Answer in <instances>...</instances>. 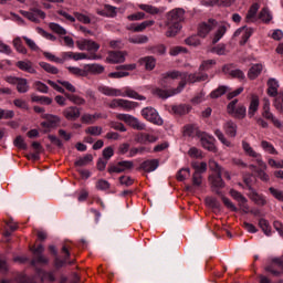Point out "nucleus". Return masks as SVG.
Here are the masks:
<instances>
[{
    "label": "nucleus",
    "mask_w": 283,
    "mask_h": 283,
    "mask_svg": "<svg viewBox=\"0 0 283 283\" xmlns=\"http://www.w3.org/2000/svg\"><path fill=\"white\" fill-rule=\"evenodd\" d=\"M23 41H25L27 45L32 50L33 52H39V45H36V42L34 40L28 38V36H22Z\"/></svg>",
    "instance_id": "obj_59"
},
{
    "label": "nucleus",
    "mask_w": 283,
    "mask_h": 283,
    "mask_svg": "<svg viewBox=\"0 0 283 283\" xmlns=\"http://www.w3.org/2000/svg\"><path fill=\"white\" fill-rule=\"evenodd\" d=\"M217 27L218 22L213 19H210L207 22H201L198 27V35L205 39L211 30H214Z\"/></svg>",
    "instance_id": "obj_10"
},
{
    "label": "nucleus",
    "mask_w": 283,
    "mask_h": 283,
    "mask_svg": "<svg viewBox=\"0 0 283 283\" xmlns=\"http://www.w3.org/2000/svg\"><path fill=\"white\" fill-rule=\"evenodd\" d=\"M259 19L263 23H271V21H273V13H271V10H269V8L265 7L259 13Z\"/></svg>",
    "instance_id": "obj_29"
},
{
    "label": "nucleus",
    "mask_w": 283,
    "mask_h": 283,
    "mask_svg": "<svg viewBox=\"0 0 283 283\" xmlns=\"http://www.w3.org/2000/svg\"><path fill=\"white\" fill-rule=\"evenodd\" d=\"M154 23H155L154 20H147L139 24L130 27V30H133V32H143L144 30H147V28H151Z\"/></svg>",
    "instance_id": "obj_31"
},
{
    "label": "nucleus",
    "mask_w": 283,
    "mask_h": 283,
    "mask_svg": "<svg viewBox=\"0 0 283 283\" xmlns=\"http://www.w3.org/2000/svg\"><path fill=\"white\" fill-rule=\"evenodd\" d=\"M86 59H91L92 61H98L101 56L94 54L88 57L85 53H73V61H85Z\"/></svg>",
    "instance_id": "obj_42"
},
{
    "label": "nucleus",
    "mask_w": 283,
    "mask_h": 283,
    "mask_svg": "<svg viewBox=\"0 0 283 283\" xmlns=\"http://www.w3.org/2000/svg\"><path fill=\"white\" fill-rule=\"evenodd\" d=\"M59 83H61L62 87H65L67 92H71L73 94L74 92H76V87L72 83L63 80H59Z\"/></svg>",
    "instance_id": "obj_63"
},
{
    "label": "nucleus",
    "mask_w": 283,
    "mask_h": 283,
    "mask_svg": "<svg viewBox=\"0 0 283 283\" xmlns=\"http://www.w3.org/2000/svg\"><path fill=\"white\" fill-rule=\"evenodd\" d=\"M258 10H260V4L258 3L252 4L247 13V21L249 22L255 21Z\"/></svg>",
    "instance_id": "obj_32"
},
{
    "label": "nucleus",
    "mask_w": 283,
    "mask_h": 283,
    "mask_svg": "<svg viewBox=\"0 0 283 283\" xmlns=\"http://www.w3.org/2000/svg\"><path fill=\"white\" fill-rule=\"evenodd\" d=\"M201 145L203 149H208V151H216V138L213 136L202 134L201 135Z\"/></svg>",
    "instance_id": "obj_12"
},
{
    "label": "nucleus",
    "mask_w": 283,
    "mask_h": 283,
    "mask_svg": "<svg viewBox=\"0 0 283 283\" xmlns=\"http://www.w3.org/2000/svg\"><path fill=\"white\" fill-rule=\"evenodd\" d=\"M274 107L275 109H277V112L283 114V94L282 93H279V95H276L274 101Z\"/></svg>",
    "instance_id": "obj_56"
},
{
    "label": "nucleus",
    "mask_w": 283,
    "mask_h": 283,
    "mask_svg": "<svg viewBox=\"0 0 283 283\" xmlns=\"http://www.w3.org/2000/svg\"><path fill=\"white\" fill-rule=\"evenodd\" d=\"M92 160H94V157L92 155H85L84 157L77 159L75 161V165L77 167H85V165H90V163H92Z\"/></svg>",
    "instance_id": "obj_47"
},
{
    "label": "nucleus",
    "mask_w": 283,
    "mask_h": 283,
    "mask_svg": "<svg viewBox=\"0 0 283 283\" xmlns=\"http://www.w3.org/2000/svg\"><path fill=\"white\" fill-rule=\"evenodd\" d=\"M227 92H229L227 86H220L219 88L214 90L210 96L211 98H220V96L227 94Z\"/></svg>",
    "instance_id": "obj_52"
},
{
    "label": "nucleus",
    "mask_w": 283,
    "mask_h": 283,
    "mask_svg": "<svg viewBox=\"0 0 283 283\" xmlns=\"http://www.w3.org/2000/svg\"><path fill=\"white\" fill-rule=\"evenodd\" d=\"M67 70L70 74H73L74 76H87L85 71V64L83 65V69L76 66H69Z\"/></svg>",
    "instance_id": "obj_44"
},
{
    "label": "nucleus",
    "mask_w": 283,
    "mask_h": 283,
    "mask_svg": "<svg viewBox=\"0 0 283 283\" xmlns=\"http://www.w3.org/2000/svg\"><path fill=\"white\" fill-rule=\"evenodd\" d=\"M263 70H264V64H261V63L253 64L248 72V78H250V81H255V78H258V76L262 74Z\"/></svg>",
    "instance_id": "obj_20"
},
{
    "label": "nucleus",
    "mask_w": 283,
    "mask_h": 283,
    "mask_svg": "<svg viewBox=\"0 0 283 283\" xmlns=\"http://www.w3.org/2000/svg\"><path fill=\"white\" fill-rule=\"evenodd\" d=\"M15 85L20 94H25L30 90V85H28L27 78H19Z\"/></svg>",
    "instance_id": "obj_33"
},
{
    "label": "nucleus",
    "mask_w": 283,
    "mask_h": 283,
    "mask_svg": "<svg viewBox=\"0 0 283 283\" xmlns=\"http://www.w3.org/2000/svg\"><path fill=\"white\" fill-rule=\"evenodd\" d=\"M85 133L91 136H101V134H103V128L101 126H90L86 128Z\"/></svg>",
    "instance_id": "obj_55"
},
{
    "label": "nucleus",
    "mask_w": 283,
    "mask_h": 283,
    "mask_svg": "<svg viewBox=\"0 0 283 283\" xmlns=\"http://www.w3.org/2000/svg\"><path fill=\"white\" fill-rule=\"evenodd\" d=\"M139 65H144L145 70H148L149 72L156 67V59L151 56L142 57L139 60Z\"/></svg>",
    "instance_id": "obj_26"
},
{
    "label": "nucleus",
    "mask_w": 283,
    "mask_h": 283,
    "mask_svg": "<svg viewBox=\"0 0 283 283\" xmlns=\"http://www.w3.org/2000/svg\"><path fill=\"white\" fill-rule=\"evenodd\" d=\"M31 101L33 103H40V105H52V98L43 95H31Z\"/></svg>",
    "instance_id": "obj_30"
},
{
    "label": "nucleus",
    "mask_w": 283,
    "mask_h": 283,
    "mask_svg": "<svg viewBox=\"0 0 283 283\" xmlns=\"http://www.w3.org/2000/svg\"><path fill=\"white\" fill-rule=\"evenodd\" d=\"M116 118L117 120H123L124 123H126V125L133 127V129H137L138 132H143V129H145L146 127L145 123L140 122L138 118L129 114H117Z\"/></svg>",
    "instance_id": "obj_5"
},
{
    "label": "nucleus",
    "mask_w": 283,
    "mask_h": 283,
    "mask_svg": "<svg viewBox=\"0 0 283 283\" xmlns=\"http://www.w3.org/2000/svg\"><path fill=\"white\" fill-rule=\"evenodd\" d=\"M213 65H216V61L207 60L201 63L200 70H201V72H206V70H211V67H213Z\"/></svg>",
    "instance_id": "obj_62"
},
{
    "label": "nucleus",
    "mask_w": 283,
    "mask_h": 283,
    "mask_svg": "<svg viewBox=\"0 0 283 283\" xmlns=\"http://www.w3.org/2000/svg\"><path fill=\"white\" fill-rule=\"evenodd\" d=\"M158 159H150L143 163V169L148 174L158 169Z\"/></svg>",
    "instance_id": "obj_27"
},
{
    "label": "nucleus",
    "mask_w": 283,
    "mask_h": 283,
    "mask_svg": "<svg viewBox=\"0 0 283 283\" xmlns=\"http://www.w3.org/2000/svg\"><path fill=\"white\" fill-rule=\"evenodd\" d=\"M127 52L117 51L108 53L107 61L108 63H125V57Z\"/></svg>",
    "instance_id": "obj_18"
},
{
    "label": "nucleus",
    "mask_w": 283,
    "mask_h": 283,
    "mask_svg": "<svg viewBox=\"0 0 283 283\" xmlns=\"http://www.w3.org/2000/svg\"><path fill=\"white\" fill-rule=\"evenodd\" d=\"M66 98L74 103V105H85V99L77 95L65 94Z\"/></svg>",
    "instance_id": "obj_54"
},
{
    "label": "nucleus",
    "mask_w": 283,
    "mask_h": 283,
    "mask_svg": "<svg viewBox=\"0 0 283 283\" xmlns=\"http://www.w3.org/2000/svg\"><path fill=\"white\" fill-rule=\"evenodd\" d=\"M185 19V10L175 9L168 13V31L166 36H176L179 30H181L180 22Z\"/></svg>",
    "instance_id": "obj_2"
},
{
    "label": "nucleus",
    "mask_w": 283,
    "mask_h": 283,
    "mask_svg": "<svg viewBox=\"0 0 283 283\" xmlns=\"http://www.w3.org/2000/svg\"><path fill=\"white\" fill-rule=\"evenodd\" d=\"M188 156H190V158H202V151L196 147H191L188 150Z\"/></svg>",
    "instance_id": "obj_61"
},
{
    "label": "nucleus",
    "mask_w": 283,
    "mask_h": 283,
    "mask_svg": "<svg viewBox=\"0 0 283 283\" xmlns=\"http://www.w3.org/2000/svg\"><path fill=\"white\" fill-rule=\"evenodd\" d=\"M98 14H101V17H111L114 18L116 17V8L109 4H106L104 7L103 11H97Z\"/></svg>",
    "instance_id": "obj_34"
},
{
    "label": "nucleus",
    "mask_w": 283,
    "mask_h": 283,
    "mask_svg": "<svg viewBox=\"0 0 283 283\" xmlns=\"http://www.w3.org/2000/svg\"><path fill=\"white\" fill-rule=\"evenodd\" d=\"M268 273L272 275H280L283 273V260L282 259H273L272 265L266 268Z\"/></svg>",
    "instance_id": "obj_16"
},
{
    "label": "nucleus",
    "mask_w": 283,
    "mask_h": 283,
    "mask_svg": "<svg viewBox=\"0 0 283 283\" xmlns=\"http://www.w3.org/2000/svg\"><path fill=\"white\" fill-rule=\"evenodd\" d=\"M242 149L247 154V156H251V158H255L259 167L261 169H266V164L262 160V155L256 153L253 147H251V144L247 142H242Z\"/></svg>",
    "instance_id": "obj_9"
},
{
    "label": "nucleus",
    "mask_w": 283,
    "mask_h": 283,
    "mask_svg": "<svg viewBox=\"0 0 283 283\" xmlns=\"http://www.w3.org/2000/svg\"><path fill=\"white\" fill-rule=\"evenodd\" d=\"M86 76H90V74H103L105 72V66L101 64H84Z\"/></svg>",
    "instance_id": "obj_21"
},
{
    "label": "nucleus",
    "mask_w": 283,
    "mask_h": 283,
    "mask_svg": "<svg viewBox=\"0 0 283 283\" xmlns=\"http://www.w3.org/2000/svg\"><path fill=\"white\" fill-rule=\"evenodd\" d=\"M209 180L212 187H224V182L222 181V172L216 174V176H210Z\"/></svg>",
    "instance_id": "obj_39"
},
{
    "label": "nucleus",
    "mask_w": 283,
    "mask_h": 283,
    "mask_svg": "<svg viewBox=\"0 0 283 283\" xmlns=\"http://www.w3.org/2000/svg\"><path fill=\"white\" fill-rule=\"evenodd\" d=\"M46 83H48V85L53 87V90H55V92H59L60 94H65V88H63V85H61V83H59V80L56 82H54L52 80H48Z\"/></svg>",
    "instance_id": "obj_49"
},
{
    "label": "nucleus",
    "mask_w": 283,
    "mask_h": 283,
    "mask_svg": "<svg viewBox=\"0 0 283 283\" xmlns=\"http://www.w3.org/2000/svg\"><path fill=\"white\" fill-rule=\"evenodd\" d=\"M101 118V114H84L81 117L82 123H85L86 125H92V123H96Z\"/></svg>",
    "instance_id": "obj_35"
},
{
    "label": "nucleus",
    "mask_w": 283,
    "mask_h": 283,
    "mask_svg": "<svg viewBox=\"0 0 283 283\" xmlns=\"http://www.w3.org/2000/svg\"><path fill=\"white\" fill-rule=\"evenodd\" d=\"M98 92L101 94H104V96H123L127 98H134L135 101H145L146 97L138 94V92L132 90V88H124L123 91L118 88H112L109 86H99Z\"/></svg>",
    "instance_id": "obj_3"
},
{
    "label": "nucleus",
    "mask_w": 283,
    "mask_h": 283,
    "mask_svg": "<svg viewBox=\"0 0 283 283\" xmlns=\"http://www.w3.org/2000/svg\"><path fill=\"white\" fill-rule=\"evenodd\" d=\"M251 34H253V29L247 27H242L234 32V36H241L243 43H247L251 39Z\"/></svg>",
    "instance_id": "obj_23"
},
{
    "label": "nucleus",
    "mask_w": 283,
    "mask_h": 283,
    "mask_svg": "<svg viewBox=\"0 0 283 283\" xmlns=\"http://www.w3.org/2000/svg\"><path fill=\"white\" fill-rule=\"evenodd\" d=\"M277 90H280V83L275 78H270L268 81V94L269 96H277L280 93H277Z\"/></svg>",
    "instance_id": "obj_24"
},
{
    "label": "nucleus",
    "mask_w": 283,
    "mask_h": 283,
    "mask_svg": "<svg viewBox=\"0 0 283 283\" xmlns=\"http://www.w3.org/2000/svg\"><path fill=\"white\" fill-rule=\"evenodd\" d=\"M142 116L148 120V123H153V125H163V118L158 115V112L155 108L146 107L142 109Z\"/></svg>",
    "instance_id": "obj_7"
},
{
    "label": "nucleus",
    "mask_w": 283,
    "mask_h": 283,
    "mask_svg": "<svg viewBox=\"0 0 283 283\" xmlns=\"http://www.w3.org/2000/svg\"><path fill=\"white\" fill-rule=\"evenodd\" d=\"M39 65L42 67V70H44V72H48V74H56L59 72V69L50 63L39 62Z\"/></svg>",
    "instance_id": "obj_43"
},
{
    "label": "nucleus",
    "mask_w": 283,
    "mask_h": 283,
    "mask_svg": "<svg viewBox=\"0 0 283 283\" xmlns=\"http://www.w3.org/2000/svg\"><path fill=\"white\" fill-rule=\"evenodd\" d=\"M33 87L34 90H36V92H40L41 94H48V92H50V87H48L45 83L41 81H35L33 83Z\"/></svg>",
    "instance_id": "obj_45"
},
{
    "label": "nucleus",
    "mask_w": 283,
    "mask_h": 283,
    "mask_svg": "<svg viewBox=\"0 0 283 283\" xmlns=\"http://www.w3.org/2000/svg\"><path fill=\"white\" fill-rule=\"evenodd\" d=\"M269 191L273 196V198H275L280 202H283V191L282 190H279V189H275V188L271 187L269 189Z\"/></svg>",
    "instance_id": "obj_60"
},
{
    "label": "nucleus",
    "mask_w": 283,
    "mask_h": 283,
    "mask_svg": "<svg viewBox=\"0 0 283 283\" xmlns=\"http://www.w3.org/2000/svg\"><path fill=\"white\" fill-rule=\"evenodd\" d=\"M209 78V75L207 74H190L182 73L179 71H170L163 75V82L164 83H171V81H180L179 86L174 91H163L157 90L156 94L159 96V98H169V96H175V94H180L182 90H185V85L187 83H202V81H207Z\"/></svg>",
    "instance_id": "obj_1"
},
{
    "label": "nucleus",
    "mask_w": 283,
    "mask_h": 283,
    "mask_svg": "<svg viewBox=\"0 0 283 283\" xmlns=\"http://www.w3.org/2000/svg\"><path fill=\"white\" fill-rule=\"evenodd\" d=\"M20 13L22 14V17H25V19H29V21H33L34 23H36L39 19H44L45 17V12L39 9L31 11H20Z\"/></svg>",
    "instance_id": "obj_13"
},
{
    "label": "nucleus",
    "mask_w": 283,
    "mask_h": 283,
    "mask_svg": "<svg viewBox=\"0 0 283 283\" xmlns=\"http://www.w3.org/2000/svg\"><path fill=\"white\" fill-rule=\"evenodd\" d=\"M49 28L50 30H52V32H55V34H61V35L67 34V31L65 30V28H63L59 23L51 22L49 23Z\"/></svg>",
    "instance_id": "obj_41"
},
{
    "label": "nucleus",
    "mask_w": 283,
    "mask_h": 283,
    "mask_svg": "<svg viewBox=\"0 0 283 283\" xmlns=\"http://www.w3.org/2000/svg\"><path fill=\"white\" fill-rule=\"evenodd\" d=\"M76 45L78 50L91 52V53H96L98 50H101V44L96 43L93 40H87V39H80L76 41Z\"/></svg>",
    "instance_id": "obj_6"
},
{
    "label": "nucleus",
    "mask_w": 283,
    "mask_h": 283,
    "mask_svg": "<svg viewBox=\"0 0 283 283\" xmlns=\"http://www.w3.org/2000/svg\"><path fill=\"white\" fill-rule=\"evenodd\" d=\"M138 8L144 10V12H148V14H158V12H160L158 8L150 4H139Z\"/></svg>",
    "instance_id": "obj_48"
},
{
    "label": "nucleus",
    "mask_w": 283,
    "mask_h": 283,
    "mask_svg": "<svg viewBox=\"0 0 283 283\" xmlns=\"http://www.w3.org/2000/svg\"><path fill=\"white\" fill-rule=\"evenodd\" d=\"M263 118H266V120H271L274 125V127H277L279 129L282 127V122L271 113V102L269 99H263V112H262Z\"/></svg>",
    "instance_id": "obj_8"
},
{
    "label": "nucleus",
    "mask_w": 283,
    "mask_h": 283,
    "mask_svg": "<svg viewBox=\"0 0 283 283\" xmlns=\"http://www.w3.org/2000/svg\"><path fill=\"white\" fill-rule=\"evenodd\" d=\"M12 45L18 54H28V49L23 45V40H21V36L14 38Z\"/></svg>",
    "instance_id": "obj_25"
},
{
    "label": "nucleus",
    "mask_w": 283,
    "mask_h": 283,
    "mask_svg": "<svg viewBox=\"0 0 283 283\" xmlns=\"http://www.w3.org/2000/svg\"><path fill=\"white\" fill-rule=\"evenodd\" d=\"M259 226L262 229V231L265 233V235H271V226L269 224V221L261 219L259 221Z\"/></svg>",
    "instance_id": "obj_58"
},
{
    "label": "nucleus",
    "mask_w": 283,
    "mask_h": 283,
    "mask_svg": "<svg viewBox=\"0 0 283 283\" xmlns=\"http://www.w3.org/2000/svg\"><path fill=\"white\" fill-rule=\"evenodd\" d=\"M63 116L66 120H76L81 118V109L76 106H70L63 111Z\"/></svg>",
    "instance_id": "obj_14"
},
{
    "label": "nucleus",
    "mask_w": 283,
    "mask_h": 283,
    "mask_svg": "<svg viewBox=\"0 0 283 283\" xmlns=\"http://www.w3.org/2000/svg\"><path fill=\"white\" fill-rule=\"evenodd\" d=\"M172 112L175 114H179V116H182L185 114H189V112H191V107L189 105L180 104L172 106Z\"/></svg>",
    "instance_id": "obj_37"
},
{
    "label": "nucleus",
    "mask_w": 283,
    "mask_h": 283,
    "mask_svg": "<svg viewBox=\"0 0 283 283\" xmlns=\"http://www.w3.org/2000/svg\"><path fill=\"white\" fill-rule=\"evenodd\" d=\"M261 147H262L263 151H266V154H271L272 156H277V150L275 149L273 144H271L266 140H262Z\"/></svg>",
    "instance_id": "obj_36"
},
{
    "label": "nucleus",
    "mask_w": 283,
    "mask_h": 283,
    "mask_svg": "<svg viewBox=\"0 0 283 283\" xmlns=\"http://www.w3.org/2000/svg\"><path fill=\"white\" fill-rule=\"evenodd\" d=\"M214 135L217 136L218 140H220V143L224 145V147H233V144L229 139H227L222 130L216 129Z\"/></svg>",
    "instance_id": "obj_38"
},
{
    "label": "nucleus",
    "mask_w": 283,
    "mask_h": 283,
    "mask_svg": "<svg viewBox=\"0 0 283 283\" xmlns=\"http://www.w3.org/2000/svg\"><path fill=\"white\" fill-rule=\"evenodd\" d=\"M224 34H227V24L222 23L217 28L212 39V43H218V41H220V39H222Z\"/></svg>",
    "instance_id": "obj_28"
},
{
    "label": "nucleus",
    "mask_w": 283,
    "mask_h": 283,
    "mask_svg": "<svg viewBox=\"0 0 283 283\" xmlns=\"http://www.w3.org/2000/svg\"><path fill=\"white\" fill-rule=\"evenodd\" d=\"M111 109H123L124 112H132V109H136L138 107V103L123 99V98H115L111 101L108 104Z\"/></svg>",
    "instance_id": "obj_4"
},
{
    "label": "nucleus",
    "mask_w": 283,
    "mask_h": 283,
    "mask_svg": "<svg viewBox=\"0 0 283 283\" xmlns=\"http://www.w3.org/2000/svg\"><path fill=\"white\" fill-rule=\"evenodd\" d=\"M186 44L187 45H192L193 48L200 45V39H198L197 35H192L188 39H186Z\"/></svg>",
    "instance_id": "obj_64"
},
{
    "label": "nucleus",
    "mask_w": 283,
    "mask_h": 283,
    "mask_svg": "<svg viewBox=\"0 0 283 283\" xmlns=\"http://www.w3.org/2000/svg\"><path fill=\"white\" fill-rule=\"evenodd\" d=\"M135 140L136 143H140V145H149L151 143H156L158 140V137H156V135L140 133L136 135Z\"/></svg>",
    "instance_id": "obj_15"
},
{
    "label": "nucleus",
    "mask_w": 283,
    "mask_h": 283,
    "mask_svg": "<svg viewBox=\"0 0 283 283\" xmlns=\"http://www.w3.org/2000/svg\"><path fill=\"white\" fill-rule=\"evenodd\" d=\"M198 135V127L195 125H187L184 127V136H197Z\"/></svg>",
    "instance_id": "obj_46"
},
{
    "label": "nucleus",
    "mask_w": 283,
    "mask_h": 283,
    "mask_svg": "<svg viewBox=\"0 0 283 283\" xmlns=\"http://www.w3.org/2000/svg\"><path fill=\"white\" fill-rule=\"evenodd\" d=\"M222 72L224 74H229L230 76H233V78H244V72L238 69H233L231 65H224L222 69Z\"/></svg>",
    "instance_id": "obj_22"
},
{
    "label": "nucleus",
    "mask_w": 283,
    "mask_h": 283,
    "mask_svg": "<svg viewBox=\"0 0 283 283\" xmlns=\"http://www.w3.org/2000/svg\"><path fill=\"white\" fill-rule=\"evenodd\" d=\"M74 17L76 20L80 21V23L90 24L92 23V19H90V15L81 13V12H74Z\"/></svg>",
    "instance_id": "obj_51"
},
{
    "label": "nucleus",
    "mask_w": 283,
    "mask_h": 283,
    "mask_svg": "<svg viewBox=\"0 0 283 283\" xmlns=\"http://www.w3.org/2000/svg\"><path fill=\"white\" fill-rule=\"evenodd\" d=\"M189 176H191V171L189 170V168H184L178 171L177 179L180 182H182L184 180H187V178H189Z\"/></svg>",
    "instance_id": "obj_57"
},
{
    "label": "nucleus",
    "mask_w": 283,
    "mask_h": 283,
    "mask_svg": "<svg viewBox=\"0 0 283 283\" xmlns=\"http://www.w3.org/2000/svg\"><path fill=\"white\" fill-rule=\"evenodd\" d=\"M192 168L196 170L195 174H205L207 171V163H192Z\"/></svg>",
    "instance_id": "obj_53"
},
{
    "label": "nucleus",
    "mask_w": 283,
    "mask_h": 283,
    "mask_svg": "<svg viewBox=\"0 0 283 283\" xmlns=\"http://www.w3.org/2000/svg\"><path fill=\"white\" fill-rule=\"evenodd\" d=\"M234 118H245L247 117V106L245 105H238L237 109L234 111V114L232 115Z\"/></svg>",
    "instance_id": "obj_40"
},
{
    "label": "nucleus",
    "mask_w": 283,
    "mask_h": 283,
    "mask_svg": "<svg viewBox=\"0 0 283 283\" xmlns=\"http://www.w3.org/2000/svg\"><path fill=\"white\" fill-rule=\"evenodd\" d=\"M223 132L229 138H235L238 136V125L232 120H228L223 124Z\"/></svg>",
    "instance_id": "obj_19"
},
{
    "label": "nucleus",
    "mask_w": 283,
    "mask_h": 283,
    "mask_svg": "<svg viewBox=\"0 0 283 283\" xmlns=\"http://www.w3.org/2000/svg\"><path fill=\"white\" fill-rule=\"evenodd\" d=\"M129 43H135V44H143L147 43L149 41V38L147 35H135L128 39Z\"/></svg>",
    "instance_id": "obj_50"
},
{
    "label": "nucleus",
    "mask_w": 283,
    "mask_h": 283,
    "mask_svg": "<svg viewBox=\"0 0 283 283\" xmlns=\"http://www.w3.org/2000/svg\"><path fill=\"white\" fill-rule=\"evenodd\" d=\"M258 109H260V96H258L256 94H252L250 96V103L248 107L249 118H253V116L258 114Z\"/></svg>",
    "instance_id": "obj_11"
},
{
    "label": "nucleus",
    "mask_w": 283,
    "mask_h": 283,
    "mask_svg": "<svg viewBox=\"0 0 283 283\" xmlns=\"http://www.w3.org/2000/svg\"><path fill=\"white\" fill-rule=\"evenodd\" d=\"M15 65L22 72H28L29 74H36V69H34V64L30 60L18 61Z\"/></svg>",
    "instance_id": "obj_17"
}]
</instances>
